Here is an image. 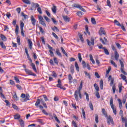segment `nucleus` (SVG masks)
<instances>
[{
	"mask_svg": "<svg viewBox=\"0 0 127 127\" xmlns=\"http://www.w3.org/2000/svg\"><path fill=\"white\" fill-rule=\"evenodd\" d=\"M82 88H83V82H81L78 90H76L74 92V98L77 101H79L78 95H79L80 99H82V94L81 93V90H82Z\"/></svg>",
	"mask_w": 127,
	"mask_h": 127,
	"instance_id": "obj_1",
	"label": "nucleus"
},
{
	"mask_svg": "<svg viewBox=\"0 0 127 127\" xmlns=\"http://www.w3.org/2000/svg\"><path fill=\"white\" fill-rule=\"evenodd\" d=\"M106 119L108 126H110V125L111 124L112 125V126H115V122H114V119H113V117H112V116H107L106 117Z\"/></svg>",
	"mask_w": 127,
	"mask_h": 127,
	"instance_id": "obj_2",
	"label": "nucleus"
},
{
	"mask_svg": "<svg viewBox=\"0 0 127 127\" xmlns=\"http://www.w3.org/2000/svg\"><path fill=\"white\" fill-rule=\"evenodd\" d=\"M110 103L111 109L113 110L114 115H117V109L114 107V100H113V97L111 98Z\"/></svg>",
	"mask_w": 127,
	"mask_h": 127,
	"instance_id": "obj_3",
	"label": "nucleus"
},
{
	"mask_svg": "<svg viewBox=\"0 0 127 127\" xmlns=\"http://www.w3.org/2000/svg\"><path fill=\"white\" fill-rule=\"evenodd\" d=\"M57 87L58 88H60L61 90H64V91L66 90V88L62 87V83H61V80H60V79H58V84H57Z\"/></svg>",
	"mask_w": 127,
	"mask_h": 127,
	"instance_id": "obj_4",
	"label": "nucleus"
},
{
	"mask_svg": "<svg viewBox=\"0 0 127 127\" xmlns=\"http://www.w3.org/2000/svg\"><path fill=\"white\" fill-rule=\"evenodd\" d=\"M87 42L89 46H91V45L94 46V45H95V39H94L93 38H91V41H90L89 40H87Z\"/></svg>",
	"mask_w": 127,
	"mask_h": 127,
	"instance_id": "obj_5",
	"label": "nucleus"
},
{
	"mask_svg": "<svg viewBox=\"0 0 127 127\" xmlns=\"http://www.w3.org/2000/svg\"><path fill=\"white\" fill-rule=\"evenodd\" d=\"M48 48L49 49V53H50V55L51 56H52V57H53L54 56V53H53V51H52V50H54V49H53V48L51 46H50V45L48 44Z\"/></svg>",
	"mask_w": 127,
	"mask_h": 127,
	"instance_id": "obj_6",
	"label": "nucleus"
},
{
	"mask_svg": "<svg viewBox=\"0 0 127 127\" xmlns=\"http://www.w3.org/2000/svg\"><path fill=\"white\" fill-rule=\"evenodd\" d=\"M31 6L32 7L31 8V10H33L34 8L39 7V4L37 3L32 2L31 3Z\"/></svg>",
	"mask_w": 127,
	"mask_h": 127,
	"instance_id": "obj_7",
	"label": "nucleus"
},
{
	"mask_svg": "<svg viewBox=\"0 0 127 127\" xmlns=\"http://www.w3.org/2000/svg\"><path fill=\"white\" fill-rule=\"evenodd\" d=\"M99 34L100 36L103 35V34L104 35H106V31H105V30L104 29V28L103 27L100 28V29L99 31Z\"/></svg>",
	"mask_w": 127,
	"mask_h": 127,
	"instance_id": "obj_8",
	"label": "nucleus"
},
{
	"mask_svg": "<svg viewBox=\"0 0 127 127\" xmlns=\"http://www.w3.org/2000/svg\"><path fill=\"white\" fill-rule=\"evenodd\" d=\"M108 81H111L110 86H113V85H114V81H115V79L112 78V75L109 76Z\"/></svg>",
	"mask_w": 127,
	"mask_h": 127,
	"instance_id": "obj_9",
	"label": "nucleus"
},
{
	"mask_svg": "<svg viewBox=\"0 0 127 127\" xmlns=\"http://www.w3.org/2000/svg\"><path fill=\"white\" fill-rule=\"evenodd\" d=\"M114 54H115V60H116V61H118L119 58H120V55L119 54V53H118V52L117 51H115Z\"/></svg>",
	"mask_w": 127,
	"mask_h": 127,
	"instance_id": "obj_10",
	"label": "nucleus"
},
{
	"mask_svg": "<svg viewBox=\"0 0 127 127\" xmlns=\"http://www.w3.org/2000/svg\"><path fill=\"white\" fill-rule=\"evenodd\" d=\"M104 41L103 38H100V41L102 42V44H103L104 45H106V43L108 42V40L107 39V38H106V37H104Z\"/></svg>",
	"mask_w": 127,
	"mask_h": 127,
	"instance_id": "obj_11",
	"label": "nucleus"
},
{
	"mask_svg": "<svg viewBox=\"0 0 127 127\" xmlns=\"http://www.w3.org/2000/svg\"><path fill=\"white\" fill-rule=\"evenodd\" d=\"M56 53L57 54V55H58V56H59V57H62V54H61V53L60 52V50H59V49L57 48L56 50Z\"/></svg>",
	"mask_w": 127,
	"mask_h": 127,
	"instance_id": "obj_12",
	"label": "nucleus"
},
{
	"mask_svg": "<svg viewBox=\"0 0 127 127\" xmlns=\"http://www.w3.org/2000/svg\"><path fill=\"white\" fill-rule=\"evenodd\" d=\"M25 71L28 75H32V76H35V74L34 73L32 74V71H31V70H30L25 69Z\"/></svg>",
	"mask_w": 127,
	"mask_h": 127,
	"instance_id": "obj_13",
	"label": "nucleus"
},
{
	"mask_svg": "<svg viewBox=\"0 0 127 127\" xmlns=\"http://www.w3.org/2000/svg\"><path fill=\"white\" fill-rule=\"evenodd\" d=\"M31 21L32 22V24H33V25H35V23L36 22V20L35 19V18H34V17L33 16H31Z\"/></svg>",
	"mask_w": 127,
	"mask_h": 127,
	"instance_id": "obj_14",
	"label": "nucleus"
},
{
	"mask_svg": "<svg viewBox=\"0 0 127 127\" xmlns=\"http://www.w3.org/2000/svg\"><path fill=\"white\" fill-rule=\"evenodd\" d=\"M28 45L30 49H32V41H31V39H28Z\"/></svg>",
	"mask_w": 127,
	"mask_h": 127,
	"instance_id": "obj_15",
	"label": "nucleus"
},
{
	"mask_svg": "<svg viewBox=\"0 0 127 127\" xmlns=\"http://www.w3.org/2000/svg\"><path fill=\"white\" fill-rule=\"evenodd\" d=\"M63 18L65 22H69L70 21V17L68 16H63Z\"/></svg>",
	"mask_w": 127,
	"mask_h": 127,
	"instance_id": "obj_16",
	"label": "nucleus"
},
{
	"mask_svg": "<svg viewBox=\"0 0 127 127\" xmlns=\"http://www.w3.org/2000/svg\"><path fill=\"white\" fill-rule=\"evenodd\" d=\"M40 103H41V100L39 99H37L35 104L37 108H38L39 105H40Z\"/></svg>",
	"mask_w": 127,
	"mask_h": 127,
	"instance_id": "obj_17",
	"label": "nucleus"
},
{
	"mask_svg": "<svg viewBox=\"0 0 127 127\" xmlns=\"http://www.w3.org/2000/svg\"><path fill=\"white\" fill-rule=\"evenodd\" d=\"M31 66L34 72H37V69H36V67L35 66V64H34L31 63Z\"/></svg>",
	"mask_w": 127,
	"mask_h": 127,
	"instance_id": "obj_18",
	"label": "nucleus"
},
{
	"mask_svg": "<svg viewBox=\"0 0 127 127\" xmlns=\"http://www.w3.org/2000/svg\"><path fill=\"white\" fill-rule=\"evenodd\" d=\"M102 114H103L105 118H107V117H109L108 116V114H107V111H106V110H105V109L104 108L102 109Z\"/></svg>",
	"mask_w": 127,
	"mask_h": 127,
	"instance_id": "obj_19",
	"label": "nucleus"
},
{
	"mask_svg": "<svg viewBox=\"0 0 127 127\" xmlns=\"http://www.w3.org/2000/svg\"><path fill=\"white\" fill-rule=\"evenodd\" d=\"M119 89V93L122 92V90H123V84L120 83L118 85Z\"/></svg>",
	"mask_w": 127,
	"mask_h": 127,
	"instance_id": "obj_20",
	"label": "nucleus"
},
{
	"mask_svg": "<svg viewBox=\"0 0 127 127\" xmlns=\"http://www.w3.org/2000/svg\"><path fill=\"white\" fill-rule=\"evenodd\" d=\"M68 80L69 84H72V80H73V77H72V75L68 74Z\"/></svg>",
	"mask_w": 127,
	"mask_h": 127,
	"instance_id": "obj_21",
	"label": "nucleus"
},
{
	"mask_svg": "<svg viewBox=\"0 0 127 127\" xmlns=\"http://www.w3.org/2000/svg\"><path fill=\"white\" fill-rule=\"evenodd\" d=\"M118 101L119 104V108L120 109H122L123 108V102H122V100L120 99H118Z\"/></svg>",
	"mask_w": 127,
	"mask_h": 127,
	"instance_id": "obj_22",
	"label": "nucleus"
},
{
	"mask_svg": "<svg viewBox=\"0 0 127 127\" xmlns=\"http://www.w3.org/2000/svg\"><path fill=\"white\" fill-rule=\"evenodd\" d=\"M70 72L71 74H74L75 71L74 70V65L71 64L70 65Z\"/></svg>",
	"mask_w": 127,
	"mask_h": 127,
	"instance_id": "obj_23",
	"label": "nucleus"
},
{
	"mask_svg": "<svg viewBox=\"0 0 127 127\" xmlns=\"http://www.w3.org/2000/svg\"><path fill=\"white\" fill-rule=\"evenodd\" d=\"M0 38L1 39V40H3V41H6V40H7V39L6 38L5 36L2 34L0 35Z\"/></svg>",
	"mask_w": 127,
	"mask_h": 127,
	"instance_id": "obj_24",
	"label": "nucleus"
},
{
	"mask_svg": "<svg viewBox=\"0 0 127 127\" xmlns=\"http://www.w3.org/2000/svg\"><path fill=\"white\" fill-rule=\"evenodd\" d=\"M94 86L95 90L97 91V92H99V91H100V88H99V86L98 85V84L95 83L94 85Z\"/></svg>",
	"mask_w": 127,
	"mask_h": 127,
	"instance_id": "obj_25",
	"label": "nucleus"
},
{
	"mask_svg": "<svg viewBox=\"0 0 127 127\" xmlns=\"http://www.w3.org/2000/svg\"><path fill=\"white\" fill-rule=\"evenodd\" d=\"M61 49L62 50V53L64 54V55H65V56L67 57L68 56V54H67V53H66V51H65V50L64 49V48L63 47H61Z\"/></svg>",
	"mask_w": 127,
	"mask_h": 127,
	"instance_id": "obj_26",
	"label": "nucleus"
},
{
	"mask_svg": "<svg viewBox=\"0 0 127 127\" xmlns=\"http://www.w3.org/2000/svg\"><path fill=\"white\" fill-rule=\"evenodd\" d=\"M75 67L76 69V71H77V72H79V71H80V68H79V65H78V63H77V62H75Z\"/></svg>",
	"mask_w": 127,
	"mask_h": 127,
	"instance_id": "obj_27",
	"label": "nucleus"
},
{
	"mask_svg": "<svg viewBox=\"0 0 127 127\" xmlns=\"http://www.w3.org/2000/svg\"><path fill=\"white\" fill-rule=\"evenodd\" d=\"M41 102L42 105H43L44 108H45L46 109H47V105H46V103H45V102H44V100L43 99H41Z\"/></svg>",
	"mask_w": 127,
	"mask_h": 127,
	"instance_id": "obj_28",
	"label": "nucleus"
},
{
	"mask_svg": "<svg viewBox=\"0 0 127 127\" xmlns=\"http://www.w3.org/2000/svg\"><path fill=\"white\" fill-rule=\"evenodd\" d=\"M53 117L54 118L55 120L57 122V123H58V124H60V121H59V119H58V118H57V116H56V115H55V114H53Z\"/></svg>",
	"mask_w": 127,
	"mask_h": 127,
	"instance_id": "obj_29",
	"label": "nucleus"
},
{
	"mask_svg": "<svg viewBox=\"0 0 127 127\" xmlns=\"http://www.w3.org/2000/svg\"><path fill=\"white\" fill-rule=\"evenodd\" d=\"M100 87L101 90H103L104 89V82L103 80H101L100 82Z\"/></svg>",
	"mask_w": 127,
	"mask_h": 127,
	"instance_id": "obj_30",
	"label": "nucleus"
},
{
	"mask_svg": "<svg viewBox=\"0 0 127 127\" xmlns=\"http://www.w3.org/2000/svg\"><path fill=\"white\" fill-rule=\"evenodd\" d=\"M19 29V27H18V25H16V28L15 29V33H16V35H17L18 34V30Z\"/></svg>",
	"mask_w": 127,
	"mask_h": 127,
	"instance_id": "obj_31",
	"label": "nucleus"
},
{
	"mask_svg": "<svg viewBox=\"0 0 127 127\" xmlns=\"http://www.w3.org/2000/svg\"><path fill=\"white\" fill-rule=\"evenodd\" d=\"M90 60L93 63V64H95V60L93 59V56L91 54L89 55Z\"/></svg>",
	"mask_w": 127,
	"mask_h": 127,
	"instance_id": "obj_32",
	"label": "nucleus"
},
{
	"mask_svg": "<svg viewBox=\"0 0 127 127\" xmlns=\"http://www.w3.org/2000/svg\"><path fill=\"white\" fill-rule=\"evenodd\" d=\"M0 45L1 47V48H3V49H6V47H5V45H4V44H3V42H0Z\"/></svg>",
	"mask_w": 127,
	"mask_h": 127,
	"instance_id": "obj_33",
	"label": "nucleus"
},
{
	"mask_svg": "<svg viewBox=\"0 0 127 127\" xmlns=\"http://www.w3.org/2000/svg\"><path fill=\"white\" fill-rule=\"evenodd\" d=\"M57 9L56 6H53L52 7V10L54 13H56V10Z\"/></svg>",
	"mask_w": 127,
	"mask_h": 127,
	"instance_id": "obj_34",
	"label": "nucleus"
},
{
	"mask_svg": "<svg viewBox=\"0 0 127 127\" xmlns=\"http://www.w3.org/2000/svg\"><path fill=\"white\" fill-rule=\"evenodd\" d=\"M13 100H15V101H18V97H17V96L16 95V93H15L13 95Z\"/></svg>",
	"mask_w": 127,
	"mask_h": 127,
	"instance_id": "obj_35",
	"label": "nucleus"
},
{
	"mask_svg": "<svg viewBox=\"0 0 127 127\" xmlns=\"http://www.w3.org/2000/svg\"><path fill=\"white\" fill-rule=\"evenodd\" d=\"M103 50H104V53L106 55H110V53L108 49H106V48H103Z\"/></svg>",
	"mask_w": 127,
	"mask_h": 127,
	"instance_id": "obj_36",
	"label": "nucleus"
},
{
	"mask_svg": "<svg viewBox=\"0 0 127 127\" xmlns=\"http://www.w3.org/2000/svg\"><path fill=\"white\" fill-rule=\"evenodd\" d=\"M14 119L15 120H18L19 119H20V115H18V114H16L14 116Z\"/></svg>",
	"mask_w": 127,
	"mask_h": 127,
	"instance_id": "obj_37",
	"label": "nucleus"
},
{
	"mask_svg": "<svg viewBox=\"0 0 127 127\" xmlns=\"http://www.w3.org/2000/svg\"><path fill=\"white\" fill-rule=\"evenodd\" d=\"M23 2L26 3V4H30V1L29 0H21Z\"/></svg>",
	"mask_w": 127,
	"mask_h": 127,
	"instance_id": "obj_38",
	"label": "nucleus"
},
{
	"mask_svg": "<svg viewBox=\"0 0 127 127\" xmlns=\"http://www.w3.org/2000/svg\"><path fill=\"white\" fill-rule=\"evenodd\" d=\"M110 62H111L112 65L114 66V67H116V68H117V67H118V65H117V64H116V63H115V62H114V61L110 60Z\"/></svg>",
	"mask_w": 127,
	"mask_h": 127,
	"instance_id": "obj_39",
	"label": "nucleus"
},
{
	"mask_svg": "<svg viewBox=\"0 0 127 127\" xmlns=\"http://www.w3.org/2000/svg\"><path fill=\"white\" fill-rule=\"evenodd\" d=\"M114 23H115L116 25H118V26H122V25H121V23H120V22H119L117 20H114Z\"/></svg>",
	"mask_w": 127,
	"mask_h": 127,
	"instance_id": "obj_40",
	"label": "nucleus"
},
{
	"mask_svg": "<svg viewBox=\"0 0 127 127\" xmlns=\"http://www.w3.org/2000/svg\"><path fill=\"white\" fill-rule=\"evenodd\" d=\"M82 116L84 118V119H86V113H85V110H84V108H82Z\"/></svg>",
	"mask_w": 127,
	"mask_h": 127,
	"instance_id": "obj_41",
	"label": "nucleus"
},
{
	"mask_svg": "<svg viewBox=\"0 0 127 127\" xmlns=\"http://www.w3.org/2000/svg\"><path fill=\"white\" fill-rule=\"evenodd\" d=\"M29 100V95H26L24 99V102H26Z\"/></svg>",
	"mask_w": 127,
	"mask_h": 127,
	"instance_id": "obj_42",
	"label": "nucleus"
},
{
	"mask_svg": "<svg viewBox=\"0 0 127 127\" xmlns=\"http://www.w3.org/2000/svg\"><path fill=\"white\" fill-rule=\"evenodd\" d=\"M120 77H121L122 79H123V80H124V81H126V80H127V76L123 74H121L120 75Z\"/></svg>",
	"mask_w": 127,
	"mask_h": 127,
	"instance_id": "obj_43",
	"label": "nucleus"
},
{
	"mask_svg": "<svg viewBox=\"0 0 127 127\" xmlns=\"http://www.w3.org/2000/svg\"><path fill=\"white\" fill-rule=\"evenodd\" d=\"M78 8L80 9L82 11H83V12H86V10L84 8H83V6H82L81 5H79V7H78Z\"/></svg>",
	"mask_w": 127,
	"mask_h": 127,
	"instance_id": "obj_44",
	"label": "nucleus"
},
{
	"mask_svg": "<svg viewBox=\"0 0 127 127\" xmlns=\"http://www.w3.org/2000/svg\"><path fill=\"white\" fill-rule=\"evenodd\" d=\"M95 122L96 124L99 123V116L97 114L95 115Z\"/></svg>",
	"mask_w": 127,
	"mask_h": 127,
	"instance_id": "obj_45",
	"label": "nucleus"
},
{
	"mask_svg": "<svg viewBox=\"0 0 127 127\" xmlns=\"http://www.w3.org/2000/svg\"><path fill=\"white\" fill-rule=\"evenodd\" d=\"M21 15L22 16H23V17L25 18V19H26V18H28V16L27 15H25L23 12H21Z\"/></svg>",
	"mask_w": 127,
	"mask_h": 127,
	"instance_id": "obj_46",
	"label": "nucleus"
},
{
	"mask_svg": "<svg viewBox=\"0 0 127 127\" xmlns=\"http://www.w3.org/2000/svg\"><path fill=\"white\" fill-rule=\"evenodd\" d=\"M78 59L79 60V62H82V56L81 53H78Z\"/></svg>",
	"mask_w": 127,
	"mask_h": 127,
	"instance_id": "obj_47",
	"label": "nucleus"
},
{
	"mask_svg": "<svg viewBox=\"0 0 127 127\" xmlns=\"http://www.w3.org/2000/svg\"><path fill=\"white\" fill-rule=\"evenodd\" d=\"M77 15H78V16H82V15H83V12L81 11H79L76 13Z\"/></svg>",
	"mask_w": 127,
	"mask_h": 127,
	"instance_id": "obj_48",
	"label": "nucleus"
},
{
	"mask_svg": "<svg viewBox=\"0 0 127 127\" xmlns=\"http://www.w3.org/2000/svg\"><path fill=\"white\" fill-rule=\"evenodd\" d=\"M37 11L39 12L40 14H42V10H41V8L40 7H38Z\"/></svg>",
	"mask_w": 127,
	"mask_h": 127,
	"instance_id": "obj_49",
	"label": "nucleus"
},
{
	"mask_svg": "<svg viewBox=\"0 0 127 127\" xmlns=\"http://www.w3.org/2000/svg\"><path fill=\"white\" fill-rule=\"evenodd\" d=\"M39 23L42 25H43V26L46 27V24H45V22H44V21L43 20V21H39Z\"/></svg>",
	"mask_w": 127,
	"mask_h": 127,
	"instance_id": "obj_50",
	"label": "nucleus"
},
{
	"mask_svg": "<svg viewBox=\"0 0 127 127\" xmlns=\"http://www.w3.org/2000/svg\"><path fill=\"white\" fill-rule=\"evenodd\" d=\"M84 73L85 74L86 76H88L89 79H91V75H90V73H88V72L85 71Z\"/></svg>",
	"mask_w": 127,
	"mask_h": 127,
	"instance_id": "obj_51",
	"label": "nucleus"
},
{
	"mask_svg": "<svg viewBox=\"0 0 127 127\" xmlns=\"http://www.w3.org/2000/svg\"><path fill=\"white\" fill-rule=\"evenodd\" d=\"M91 22L93 24H96L97 23L96 22V19L94 18H91Z\"/></svg>",
	"mask_w": 127,
	"mask_h": 127,
	"instance_id": "obj_52",
	"label": "nucleus"
},
{
	"mask_svg": "<svg viewBox=\"0 0 127 127\" xmlns=\"http://www.w3.org/2000/svg\"><path fill=\"white\" fill-rule=\"evenodd\" d=\"M20 26V29H23V27H24V23H23V22H21Z\"/></svg>",
	"mask_w": 127,
	"mask_h": 127,
	"instance_id": "obj_53",
	"label": "nucleus"
},
{
	"mask_svg": "<svg viewBox=\"0 0 127 127\" xmlns=\"http://www.w3.org/2000/svg\"><path fill=\"white\" fill-rule=\"evenodd\" d=\"M89 107L90 108V109L91 110V111H94V107L93 106V104H92V103H89Z\"/></svg>",
	"mask_w": 127,
	"mask_h": 127,
	"instance_id": "obj_54",
	"label": "nucleus"
},
{
	"mask_svg": "<svg viewBox=\"0 0 127 127\" xmlns=\"http://www.w3.org/2000/svg\"><path fill=\"white\" fill-rule=\"evenodd\" d=\"M44 18H45V20H46L47 22H50V19H49L47 16H44Z\"/></svg>",
	"mask_w": 127,
	"mask_h": 127,
	"instance_id": "obj_55",
	"label": "nucleus"
},
{
	"mask_svg": "<svg viewBox=\"0 0 127 127\" xmlns=\"http://www.w3.org/2000/svg\"><path fill=\"white\" fill-rule=\"evenodd\" d=\"M20 125L21 127H24V122L22 120H20Z\"/></svg>",
	"mask_w": 127,
	"mask_h": 127,
	"instance_id": "obj_56",
	"label": "nucleus"
},
{
	"mask_svg": "<svg viewBox=\"0 0 127 127\" xmlns=\"http://www.w3.org/2000/svg\"><path fill=\"white\" fill-rule=\"evenodd\" d=\"M119 62L121 66V68H124V67L125 66L124 64V63L123 62V61H122V60H120Z\"/></svg>",
	"mask_w": 127,
	"mask_h": 127,
	"instance_id": "obj_57",
	"label": "nucleus"
},
{
	"mask_svg": "<svg viewBox=\"0 0 127 127\" xmlns=\"http://www.w3.org/2000/svg\"><path fill=\"white\" fill-rule=\"evenodd\" d=\"M85 30L89 35L90 34H91V33H90V31H89V28L88 27V26H85Z\"/></svg>",
	"mask_w": 127,
	"mask_h": 127,
	"instance_id": "obj_58",
	"label": "nucleus"
},
{
	"mask_svg": "<svg viewBox=\"0 0 127 127\" xmlns=\"http://www.w3.org/2000/svg\"><path fill=\"white\" fill-rule=\"evenodd\" d=\"M38 17L39 19V21H42L44 20V19H43V17L41 15H38Z\"/></svg>",
	"mask_w": 127,
	"mask_h": 127,
	"instance_id": "obj_59",
	"label": "nucleus"
},
{
	"mask_svg": "<svg viewBox=\"0 0 127 127\" xmlns=\"http://www.w3.org/2000/svg\"><path fill=\"white\" fill-rule=\"evenodd\" d=\"M72 6L73 7H76V8H79V7L80 6V4L74 3L72 5Z\"/></svg>",
	"mask_w": 127,
	"mask_h": 127,
	"instance_id": "obj_60",
	"label": "nucleus"
},
{
	"mask_svg": "<svg viewBox=\"0 0 127 127\" xmlns=\"http://www.w3.org/2000/svg\"><path fill=\"white\" fill-rule=\"evenodd\" d=\"M14 79L15 81L16 82V83H19V79L17 78V76H14Z\"/></svg>",
	"mask_w": 127,
	"mask_h": 127,
	"instance_id": "obj_61",
	"label": "nucleus"
},
{
	"mask_svg": "<svg viewBox=\"0 0 127 127\" xmlns=\"http://www.w3.org/2000/svg\"><path fill=\"white\" fill-rule=\"evenodd\" d=\"M54 63L56 64V65H58V61H57V58H54Z\"/></svg>",
	"mask_w": 127,
	"mask_h": 127,
	"instance_id": "obj_62",
	"label": "nucleus"
},
{
	"mask_svg": "<svg viewBox=\"0 0 127 127\" xmlns=\"http://www.w3.org/2000/svg\"><path fill=\"white\" fill-rule=\"evenodd\" d=\"M121 71L122 73H123V74H124V75H127V72L125 71V70H124V68H121Z\"/></svg>",
	"mask_w": 127,
	"mask_h": 127,
	"instance_id": "obj_63",
	"label": "nucleus"
},
{
	"mask_svg": "<svg viewBox=\"0 0 127 127\" xmlns=\"http://www.w3.org/2000/svg\"><path fill=\"white\" fill-rule=\"evenodd\" d=\"M72 124L73 125L74 127H78V126H77V124L76 123V122H75V121H72Z\"/></svg>",
	"mask_w": 127,
	"mask_h": 127,
	"instance_id": "obj_64",
	"label": "nucleus"
}]
</instances>
